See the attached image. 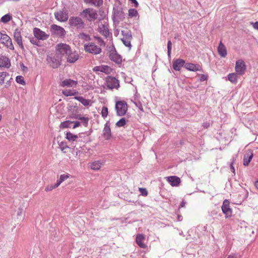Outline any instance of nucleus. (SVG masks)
<instances>
[{"instance_id":"nucleus-56","label":"nucleus","mask_w":258,"mask_h":258,"mask_svg":"<svg viewBox=\"0 0 258 258\" xmlns=\"http://www.w3.org/2000/svg\"><path fill=\"white\" fill-rule=\"evenodd\" d=\"M20 67L23 72L28 71V68L26 67H25L24 63L22 62L20 63Z\"/></svg>"},{"instance_id":"nucleus-62","label":"nucleus","mask_w":258,"mask_h":258,"mask_svg":"<svg viewBox=\"0 0 258 258\" xmlns=\"http://www.w3.org/2000/svg\"><path fill=\"white\" fill-rule=\"evenodd\" d=\"M227 258H236V257L235 254H233L229 255Z\"/></svg>"},{"instance_id":"nucleus-58","label":"nucleus","mask_w":258,"mask_h":258,"mask_svg":"<svg viewBox=\"0 0 258 258\" xmlns=\"http://www.w3.org/2000/svg\"><path fill=\"white\" fill-rule=\"evenodd\" d=\"M185 204H186V202H185V201L184 200H182V201L180 203V205L179 206V209H180L181 208L184 207L185 206Z\"/></svg>"},{"instance_id":"nucleus-28","label":"nucleus","mask_w":258,"mask_h":258,"mask_svg":"<svg viewBox=\"0 0 258 258\" xmlns=\"http://www.w3.org/2000/svg\"><path fill=\"white\" fill-rule=\"evenodd\" d=\"M253 156V154L252 151H250L249 153L244 154L243 158V165L245 166H247L249 165Z\"/></svg>"},{"instance_id":"nucleus-60","label":"nucleus","mask_w":258,"mask_h":258,"mask_svg":"<svg viewBox=\"0 0 258 258\" xmlns=\"http://www.w3.org/2000/svg\"><path fill=\"white\" fill-rule=\"evenodd\" d=\"M252 24H253V28L256 30H258V22L252 23Z\"/></svg>"},{"instance_id":"nucleus-11","label":"nucleus","mask_w":258,"mask_h":258,"mask_svg":"<svg viewBox=\"0 0 258 258\" xmlns=\"http://www.w3.org/2000/svg\"><path fill=\"white\" fill-rule=\"evenodd\" d=\"M55 18L61 22H66L68 19V13L65 9V8L62 11H59L54 13Z\"/></svg>"},{"instance_id":"nucleus-23","label":"nucleus","mask_w":258,"mask_h":258,"mask_svg":"<svg viewBox=\"0 0 258 258\" xmlns=\"http://www.w3.org/2000/svg\"><path fill=\"white\" fill-rule=\"evenodd\" d=\"M78 84V81L71 80V79H67L64 80L63 81H62L60 84V86L62 87H75Z\"/></svg>"},{"instance_id":"nucleus-20","label":"nucleus","mask_w":258,"mask_h":258,"mask_svg":"<svg viewBox=\"0 0 258 258\" xmlns=\"http://www.w3.org/2000/svg\"><path fill=\"white\" fill-rule=\"evenodd\" d=\"M67 60L70 63H74L79 58V55L76 51H72L71 50L70 52L66 56Z\"/></svg>"},{"instance_id":"nucleus-4","label":"nucleus","mask_w":258,"mask_h":258,"mask_svg":"<svg viewBox=\"0 0 258 258\" xmlns=\"http://www.w3.org/2000/svg\"><path fill=\"white\" fill-rule=\"evenodd\" d=\"M71 50V47L66 43H59L56 46V53L61 58L62 56H67Z\"/></svg>"},{"instance_id":"nucleus-6","label":"nucleus","mask_w":258,"mask_h":258,"mask_svg":"<svg viewBox=\"0 0 258 258\" xmlns=\"http://www.w3.org/2000/svg\"><path fill=\"white\" fill-rule=\"evenodd\" d=\"M69 24L71 27L76 28L77 29H83L85 27L84 21L78 16L71 17L69 20Z\"/></svg>"},{"instance_id":"nucleus-5","label":"nucleus","mask_w":258,"mask_h":258,"mask_svg":"<svg viewBox=\"0 0 258 258\" xmlns=\"http://www.w3.org/2000/svg\"><path fill=\"white\" fill-rule=\"evenodd\" d=\"M115 109L117 116H123L127 112V104L125 101H117L115 103Z\"/></svg>"},{"instance_id":"nucleus-10","label":"nucleus","mask_w":258,"mask_h":258,"mask_svg":"<svg viewBox=\"0 0 258 258\" xmlns=\"http://www.w3.org/2000/svg\"><path fill=\"white\" fill-rule=\"evenodd\" d=\"M0 42L4 44L8 48L14 50V47L12 43V39L6 33L0 32Z\"/></svg>"},{"instance_id":"nucleus-1","label":"nucleus","mask_w":258,"mask_h":258,"mask_svg":"<svg viewBox=\"0 0 258 258\" xmlns=\"http://www.w3.org/2000/svg\"><path fill=\"white\" fill-rule=\"evenodd\" d=\"M120 5L119 4L113 5L112 14V19L113 22H118L119 20L122 21L125 18V15Z\"/></svg>"},{"instance_id":"nucleus-17","label":"nucleus","mask_w":258,"mask_h":258,"mask_svg":"<svg viewBox=\"0 0 258 258\" xmlns=\"http://www.w3.org/2000/svg\"><path fill=\"white\" fill-rule=\"evenodd\" d=\"M102 136L106 140L110 139L112 137L109 121H107L104 125Z\"/></svg>"},{"instance_id":"nucleus-8","label":"nucleus","mask_w":258,"mask_h":258,"mask_svg":"<svg viewBox=\"0 0 258 258\" xmlns=\"http://www.w3.org/2000/svg\"><path fill=\"white\" fill-rule=\"evenodd\" d=\"M105 82L107 88L111 90L114 88L118 89L120 87L119 80L112 76H107L105 78Z\"/></svg>"},{"instance_id":"nucleus-14","label":"nucleus","mask_w":258,"mask_h":258,"mask_svg":"<svg viewBox=\"0 0 258 258\" xmlns=\"http://www.w3.org/2000/svg\"><path fill=\"white\" fill-rule=\"evenodd\" d=\"M33 34L35 38L42 40L47 39L49 37V35L46 34L45 32L38 28L33 29Z\"/></svg>"},{"instance_id":"nucleus-45","label":"nucleus","mask_w":258,"mask_h":258,"mask_svg":"<svg viewBox=\"0 0 258 258\" xmlns=\"http://www.w3.org/2000/svg\"><path fill=\"white\" fill-rule=\"evenodd\" d=\"M108 114V108L106 106H103L101 110V115L102 117L105 118Z\"/></svg>"},{"instance_id":"nucleus-53","label":"nucleus","mask_w":258,"mask_h":258,"mask_svg":"<svg viewBox=\"0 0 258 258\" xmlns=\"http://www.w3.org/2000/svg\"><path fill=\"white\" fill-rule=\"evenodd\" d=\"M234 161H235V159L233 158V160H232V161L231 162V164L230 165V167L231 171L232 172V173H233L234 175L235 174V168H234V167L233 166V164H234Z\"/></svg>"},{"instance_id":"nucleus-40","label":"nucleus","mask_w":258,"mask_h":258,"mask_svg":"<svg viewBox=\"0 0 258 258\" xmlns=\"http://www.w3.org/2000/svg\"><path fill=\"white\" fill-rule=\"evenodd\" d=\"M74 122L70 120H66L61 122L59 125V127L60 128H69L71 127L70 125L73 123Z\"/></svg>"},{"instance_id":"nucleus-46","label":"nucleus","mask_w":258,"mask_h":258,"mask_svg":"<svg viewBox=\"0 0 258 258\" xmlns=\"http://www.w3.org/2000/svg\"><path fill=\"white\" fill-rule=\"evenodd\" d=\"M121 41H122L123 44L125 46L128 47L129 48L130 50L131 49V47H132V44L131 43V40L121 39Z\"/></svg>"},{"instance_id":"nucleus-30","label":"nucleus","mask_w":258,"mask_h":258,"mask_svg":"<svg viewBox=\"0 0 258 258\" xmlns=\"http://www.w3.org/2000/svg\"><path fill=\"white\" fill-rule=\"evenodd\" d=\"M71 117L72 118H74L78 119L79 120H82V123L85 126H87L88 125V121H89V119L88 117H82L81 114H73Z\"/></svg>"},{"instance_id":"nucleus-2","label":"nucleus","mask_w":258,"mask_h":258,"mask_svg":"<svg viewBox=\"0 0 258 258\" xmlns=\"http://www.w3.org/2000/svg\"><path fill=\"white\" fill-rule=\"evenodd\" d=\"M46 61L50 67L53 69H57L61 65L62 58L60 56L55 53L47 55Z\"/></svg>"},{"instance_id":"nucleus-3","label":"nucleus","mask_w":258,"mask_h":258,"mask_svg":"<svg viewBox=\"0 0 258 258\" xmlns=\"http://www.w3.org/2000/svg\"><path fill=\"white\" fill-rule=\"evenodd\" d=\"M80 16L86 18L89 21H95L98 17L96 11L92 8L85 9L80 13Z\"/></svg>"},{"instance_id":"nucleus-12","label":"nucleus","mask_w":258,"mask_h":258,"mask_svg":"<svg viewBox=\"0 0 258 258\" xmlns=\"http://www.w3.org/2000/svg\"><path fill=\"white\" fill-rule=\"evenodd\" d=\"M230 203L228 200H225L221 207L222 212L225 215L226 218L231 217L232 209L230 207Z\"/></svg>"},{"instance_id":"nucleus-52","label":"nucleus","mask_w":258,"mask_h":258,"mask_svg":"<svg viewBox=\"0 0 258 258\" xmlns=\"http://www.w3.org/2000/svg\"><path fill=\"white\" fill-rule=\"evenodd\" d=\"M207 79H208V75H207L202 74V75H200L199 81L200 82H204L205 81H207Z\"/></svg>"},{"instance_id":"nucleus-37","label":"nucleus","mask_w":258,"mask_h":258,"mask_svg":"<svg viewBox=\"0 0 258 258\" xmlns=\"http://www.w3.org/2000/svg\"><path fill=\"white\" fill-rule=\"evenodd\" d=\"M228 79L232 83H236L237 82V76L236 74L230 73L228 75Z\"/></svg>"},{"instance_id":"nucleus-50","label":"nucleus","mask_w":258,"mask_h":258,"mask_svg":"<svg viewBox=\"0 0 258 258\" xmlns=\"http://www.w3.org/2000/svg\"><path fill=\"white\" fill-rule=\"evenodd\" d=\"M139 190L140 191L141 195L143 196H147L148 194V191L145 188L140 187Z\"/></svg>"},{"instance_id":"nucleus-64","label":"nucleus","mask_w":258,"mask_h":258,"mask_svg":"<svg viewBox=\"0 0 258 258\" xmlns=\"http://www.w3.org/2000/svg\"><path fill=\"white\" fill-rule=\"evenodd\" d=\"M254 185L256 187V188L258 189V180L255 182Z\"/></svg>"},{"instance_id":"nucleus-44","label":"nucleus","mask_w":258,"mask_h":258,"mask_svg":"<svg viewBox=\"0 0 258 258\" xmlns=\"http://www.w3.org/2000/svg\"><path fill=\"white\" fill-rule=\"evenodd\" d=\"M16 81L17 83L22 85H25L26 83L23 77L21 76H18L16 78Z\"/></svg>"},{"instance_id":"nucleus-38","label":"nucleus","mask_w":258,"mask_h":258,"mask_svg":"<svg viewBox=\"0 0 258 258\" xmlns=\"http://www.w3.org/2000/svg\"><path fill=\"white\" fill-rule=\"evenodd\" d=\"M128 12V15L130 18L139 16V13L137 10L135 9H130Z\"/></svg>"},{"instance_id":"nucleus-51","label":"nucleus","mask_w":258,"mask_h":258,"mask_svg":"<svg viewBox=\"0 0 258 258\" xmlns=\"http://www.w3.org/2000/svg\"><path fill=\"white\" fill-rule=\"evenodd\" d=\"M57 186H56V183L53 185H50L49 186H47L45 187V191H49L52 190L53 189L56 188Z\"/></svg>"},{"instance_id":"nucleus-43","label":"nucleus","mask_w":258,"mask_h":258,"mask_svg":"<svg viewBox=\"0 0 258 258\" xmlns=\"http://www.w3.org/2000/svg\"><path fill=\"white\" fill-rule=\"evenodd\" d=\"M58 145L60 150L63 153L66 152V151H65L66 149L69 148V146L67 145V143L66 142H61L60 143H58Z\"/></svg>"},{"instance_id":"nucleus-49","label":"nucleus","mask_w":258,"mask_h":258,"mask_svg":"<svg viewBox=\"0 0 258 258\" xmlns=\"http://www.w3.org/2000/svg\"><path fill=\"white\" fill-rule=\"evenodd\" d=\"M94 38L97 40L98 43L100 46H104L105 45V43L104 41L99 36H94Z\"/></svg>"},{"instance_id":"nucleus-26","label":"nucleus","mask_w":258,"mask_h":258,"mask_svg":"<svg viewBox=\"0 0 258 258\" xmlns=\"http://www.w3.org/2000/svg\"><path fill=\"white\" fill-rule=\"evenodd\" d=\"M145 237L142 234H138L137 235L136 241L137 244L142 248H146L147 245L143 242Z\"/></svg>"},{"instance_id":"nucleus-35","label":"nucleus","mask_w":258,"mask_h":258,"mask_svg":"<svg viewBox=\"0 0 258 258\" xmlns=\"http://www.w3.org/2000/svg\"><path fill=\"white\" fill-rule=\"evenodd\" d=\"M69 176L70 175L68 173L60 175L59 179L57 180L56 183V186H58L61 183L68 179L69 177Z\"/></svg>"},{"instance_id":"nucleus-7","label":"nucleus","mask_w":258,"mask_h":258,"mask_svg":"<svg viewBox=\"0 0 258 258\" xmlns=\"http://www.w3.org/2000/svg\"><path fill=\"white\" fill-rule=\"evenodd\" d=\"M109 58L111 60L118 64H121L122 61V56L117 53L113 45L110 48Z\"/></svg>"},{"instance_id":"nucleus-32","label":"nucleus","mask_w":258,"mask_h":258,"mask_svg":"<svg viewBox=\"0 0 258 258\" xmlns=\"http://www.w3.org/2000/svg\"><path fill=\"white\" fill-rule=\"evenodd\" d=\"M74 99L80 101L85 106L91 105V104H90V100L86 99L82 96H75Z\"/></svg>"},{"instance_id":"nucleus-54","label":"nucleus","mask_w":258,"mask_h":258,"mask_svg":"<svg viewBox=\"0 0 258 258\" xmlns=\"http://www.w3.org/2000/svg\"><path fill=\"white\" fill-rule=\"evenodd\" d=\"M38 39H36V38H32L30 39V42L34 44V45H36L37 46H39V44H38V41L37 40Z\"/></svg>"},{"instance_id":"nucleus-18","label":"nucleus","mask_w":258,"mask_h":258,"mask_svg":"<svg viewBox=\"0 0 258 258\" xmlns=\"http://www.w3.org/2000/svg\"><path fill=\"white\" fill-rule=\"evenodd\" d=\"M184 67L188 71L191 72L202 71V67L199 64H194L190 62L185 63Z\"/></svg>"},{"instance_id":"nucleus-9","label":"nucleus","mask_w":258,"mask_h":258,"mask_svg":"<svg viewBox=\"0 0 258 258\" xmlns=\"http://www.w3.org/2000/svg\"><path fill=\"white\" fill-rule=\"evenodd\" d=\"M84 50L86 52L95 55L100 54L102 51L100 47H99L92 42L85 44Z\"/></svg>"},{"instance_id":"nucleus-22","label":"nucleus","mask_w":258,"mask_h":258,"mask_svg":"<svg viewBox=\"0 0 258 258\" xmlns=\"http://www.w3.org/2000/svg\"><path fill=\"white\" fill-rule=\"evenodd\" d=\"M98 31L106 38H108L110 35H112V34L109 32L108 27L104 24H101L99 26Z\"/></svg>"},{"instance_id":"nucleus-24","label":"nucleus","mask_w":258,"mask_h":258,"mask_svg":"<svg viewBox=\"0 0 258 258\" xmlns=\"http://www.w3.org/2000/svg\"><path fill=\"white\" fill-rule=\"evenodd\" d=\"M10 66V59L8 57L5 56L0 57V68H9Z\"/></svg>"},{"instance_id":"nucleus-41","label":"nucleus","mask_w":258,"mask_h":258,"mask_svg":"<svg viewBox=\"0 0 258 258\" xmlns=\"http://www.w3.org/2000/svg\"><path fill=\"white\" fill-rule=\"evenodd\" d=\"M12 19V17L9 14L3 16L1 19V21L4 23H7Z\"/></svg>"},{"instance_id":"nucleus-42","label":"nucleus","mask_w":258,"mask_h":258,"mask_svg":"<svg viewBox=\"0 0 258 258\" xmlns=\"http://www.w3.org/2000/svg\"><path fill=\"white\" fill-rule=\"evenodd\" d=\"M126 123V121L125 118L122 117L120 118L115 124L116 126L117 127H123L124 126Z\"/></svg>"},{"instance_id":"nucleus-25","label":"nucleus","mask_w":258,"mask_h":258,"mask_svg":"<svg viewBox=\"0 0 258 258\" xmlns=\"http://www.w3.org/2000/svg\"><path fill=\"white\" fill-rule=\"evenodd\" d=\"M110 68L108 66L102 65L100 66H96L93 69V71L94 72H100L102 73H104L106 74H108L110 73L109 70Z\"/></svg>"},{"instance_id":"nucleus-57","label":"nucleus","mask_w":258,"mask_h":258,"mask_svg":"<svg viewBox=\"0 0 258 258\" xmlns=\"http://www.w3.org/2000/svg\"><path fill=\"white\" fill-rule=\"evenodd\" d=\"M73 122H74L73 123H74V125L73 127V128H75L81 125V123L79 121H73Z\"/></svg>"},{"instance_id":"nucleus-63","label":"nucleus","mask_w":258,"mask_h":258,"mask_svg":"<svg viewBox=\"0 0 258 258\" xmlns=\"http://www.w3.org/2000/svg\"><path fill=\"white\" fill-rule=\"evenodd\" d=\"M84 134V133H80V134H79V135H78V137H79V139H78V140H80V139H79V138H82V137H83V135Z\"/></svg>"},{"instance_id":"nucleus-16","label":"nucleus","mask_w":258,"mask_h":258,"mask_svg":"<svg viewBox=\"0 0 258 258\" xmlns=\"http://www.w3.org/2000/svg\"><path fill=\"white\" fill-rule=\"evenodd\" d=\"M14 38L15 41L17 43L20 47L22 49H24V47L22 42L21 31L19 29H16L14 32Z\"/></svg>"},{"instance_id":"nucleus-61","label":"nucleus","mask_w":258,"mask_h":258,"mask_svg":"<svg viewBox=\"0 0 258 258\" xmlns=\"http://www.w3.org/2000/svg\"><path fill=\"white\" fill-rule=\"evenodd\" d=\"M183 219V217L181 215L178 214L177 216V221H181Z\"/></svg>"},{"instance_id":"nucleus-39","label":"nucleus","mask_w":258,"mask_h":258,"mask_svg":"<svg viewBox=\"0 0 258 258\" xmlns=\"http://www.w3.org/2000/svg\"><path fill=\"white\" fill-rule=\"evenodd\" d=\"M79 37L80 39L85 41H89L91 40V38L90 37V35L84 32L80 33L79 35Z\"/></svg>"},{"instance_id":"nucleus-15","label":"nucleus","mask_w":258,"mask_h":258,"mask_svg":"<svg viewBox=\"0 0 258 258\" xmlns=\"http://www.w3.org/2000/svg\"><path fill=\"white\" fill-rule=\"evenodd\" d=\"M246 70V65L243 60H238L236 62L235 71L239 75H242Z\"/></svg>"},{"instance_id":"nucleus-59","label":"nucleus","mask_w":258,"mask_h":258,"mask_svg":"<svg viewBox=\"0 0 258 258\" xmlns=\"http://www.w3.org/2000/svg\"><path fill=\"white\" fill-rule=\"evenodd\" d=\"M210 123L208 122H205L203 123V126L205 128H208L209 126H210Z\"/></svg>"},{"instance_id":"nucleus-34","label":"nucleus","mask_w":258,"mask_h":258,"mask_svg":"<svg viewBox=\"0 0 258 258\" xmlns=\"http://www.w3.org/2000/svg\"><path fill=\"white\" fill-rule=\"evenodd\" d=\"M121 34L123 36V38L122 39H125L128 40H131L133 39L132 32L131 30H122Z\"/></svg>"},{"instance_id":"nucleus-13","label":"nucleus","mask_w":258,"mask_h":258,"mask_svg":"<svg viewBox=\"0 0 258 258\" xmlns=\"http://www.w3.org/2000/svg\"><path fill=\"white\" fill-rule=\"evenodd\" d=\"M50 30L53 34L59 37H63L66 34V31L64 28L57 25H52Z\"/></svg>"},{"instance_id":"nucleus-47","label":"nucleus","mask_w":258,"mask_h":258,"mask_svg":"<svg viewBox=\"0 0 258 258\" xmlns=\"http://www.w3.org/2000/svg\"><path fill=\"white\" fill-rule=\"evenodd\" d=\"M172 49V43L170 40L167 42V54L169 58L171 57V53Z\"/></svg>"},{"instance_id":"nucleus-36","label":"nucleus","mask_w":258,"mask_h":258,"mask_svg":"<svg viewBox=\"0 0 258 258\" xmlns=\"http://www.w3.org/2000/svg\"><path fill=\"white\" fill-rule=\"evenodd\" d=\"M62 93L64 96L68 97L75 95L78 93V92L75 90H65L62 91Z\"/></svg>"},{"instance_id":"nucleus-33","label":"nucleus","mask_w":258,"mask_h":258,"mask_svg":"<svg viewBox=\"0 0 258 258\" xmlns=\"http://www.w3.org/2000/svg\"><path fill=\"white\" fill-rule=\"evenodd\" d=\"M102 164V163L101 161H95L91 163L90 167L94 170H97L100 168Z\"/></svg>"},{"instance_id":"nucleus-27","label":"nucleus","mask_w":258,"mask_h":258,"mask_svg":"<svg viewBox=\"0 0 258 258\" xmlns=\"http://www.w3.org/2000/svg\"><path fill=\"white\" fill-rule=\"evenodd\" d=\"M218 51L219 55L222 57H225L227 55V50L225 45L221 41L218 47Z\"/></svg>"},{"instance_id":"nucleus-21","label":"nucleus","mask_w":258,"mask_h":258,"mask_svg":"<svg viewBox=\"0 0 258 258\" xmlns=\"http://www.w3.org/2000/svg\"><path fill=\"white\" fill-rule=\"evenodd\" d=\"M185 64L184 60L180 58L175 59L173 61V68L175 71H179L181 68Z\"/></svg>"},{"instance_id":"nucleus-31","label":"nucleus","mask_w":258,"mask_h":258,"mask_svg":"<svg viewBox=\"0 0 258 258\" xmlns=\"http://www.w3.org/2000/svg\"><path fill=\"white\" fill-rule=\"evenodd\" d=\"M66 138L69 141H76L77 142L81 141V140H78L79 137L78 135H74L70 132L67 133Z\"/></svg>"},{"instance_id":"nucleus-19","label":"nucleus","mask_w":258,"mask_h":258,"mask_svg":"<svg viewBox=\"0 0 258 258\" xmlns=\"http://www.w3.org/2000/svg\"><path fill=\"white\" fill-rule=\"evenodd\" d=\"M166 179L172 186H178L181 182L180 178L175 175L166 177Z\"/></svg>"},{"instance_id":"nucleus-29","label":"nucleus","mask_w":258,"mask_h":258,"mask_svg":"<svg viewBox=\"0 0 258 258\" xmlns=\"http://www.w3.org/2000/svg\"><path fill=\"white\" fill-rule=\"evenodd\" d=\"M85 3L96 7H100L103 4V0H84Z\"/></svg>"},{"instance_id":"nucleus-48","label":"nucleus","mask_w":258,"mask_h":258,"mask_svg":"<svg viewBox=\"0 0 258 258\" xmlns=\"http://www.w3.org/2000/svg\"><path fill=\"white\" fill-rule=\"evenodd\" d=\"M8 75V73L7 72H3L0 73V84L1 85L4 83L5 78Z\"/></svg>"},{"instance_id":"nucleus-55","label":"nucleus","mask_w":258,"mask_h":258,"mask_svg":"<svg viewBox=\"0 0 258 258\" xmlns=\"http://www.w3.org/2000/svg\"><path fill=\"white\" fill-rule=\"evenodd\" d=\"M129 1L134 4V6L135 8H138L139 7V4L137 0H129Z\"/></svg>"}]
</instances>
